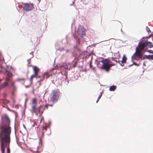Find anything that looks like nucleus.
Instances as JSON below:
<instances>
[{
    "mask_svg": "<svg viewBox=\"0 0 153 153\" xmlns=\"http://www.w3.org/2000/svg\"><path fill=\"white\" fill-rule=\"evenodd\" d=\"M43 119V118L42 117H41V120L40 122H41L42 120Z\"/></svg>",
    "mask_w": 153,
    "mask_h": 153,
    "instance_id": "29",
    "label": "nucleus"
},
{
    "mask_svg": "<svg viewBox=\"0 0 153 153\" xmlns=\"http://www.w3.org/2000/svg\"><path fill=\"white\" fill-rule=\"evenodd\" d=\"M151 44H151H149L147 46L149 48H151L153 47V45H152Z\"/></svg>",
    "mask_w": 153,
    "mask_h": 153,
    "instance_id": "21",
    "label": "nucleus"
},
{
    "mask_svg": "<svg viewBox=\"0 0 153 153\" xmlns=\"http://www.w3.org/2000/svg\"><path fill=\"white\" fill-rule=\"evenodd\" d=\"M143 54L142 51L138 49V48H136V51L132 56L133 59L138 60L140 59H141L143 56Z\"/></svg>",
    "mask_w": 153,
    "mask_h": 153,
    "instance_id": "5",
    "label": "nucleus"
},
{
    "mask_svg": "<svg viewBox=\"0 0 153 153\" xmlns=\"http://www.w3.org/2000/svg\"><path fill=\"white\" fill-rule=\"evenodd\" d=\"M113 60H114V61H116V62H117V61L115 60H114V59H113Z\"/></svg>",
    "mask_w": 153,
    "mask_h": 153,
    "instance_id": "36",
    "label": "nucleus"
},
{
    "mask_svg": "<svg viewBox=\"0 0 153 153\" xmlns=\"http://www.w3.org/2000/svg\"><path fill=\"white\" fill-rule=\"evenodd\" d=\"M5 80L7 82H11V77L7 76L5 78Z\"/></svg>",
    "mask_w": 153,
    "mask_h": 153,
    "instance_id": "17",
    "label": "nucleus"
},
{
    "mask_svg": "<svg viewBox=\"0 0 153 153\" xmlns=\"http://www.w3.org/2000/svg\"><path fill=\"white\" fill-rule=\"evenodd\" d=\"M101 62L103 64L101 67L102 68L105 70L107 71H108L110 68L113 65L110 64V61L109 60L103 59Z\"/></svg>",
    "mask_w": 153,
    "mask_h": 153,
    "instance_id": "4",
    "label": "nucleus"
},
{
    "mask_svg": "<svg viewBox=\"0 0 153 153\" xmlns=\"http://www.w3.org/2000/svg\"><path fill=\"white\" fill-rule=\"evenodd\" d=\"M90 67H91V63H90Z\"/></svg>",
    "mask_w": 153,
    "mask_h": 153,
    "instance_id": "37",
    "label": "nucleus"
},
{
    "mask_svg": "<svg viewBox=\"0 0 153 153\" xmlns=\"http://www.w3.org/2000/svg\"><path fill=\"white\" fill-rule=\"evenodd\" d=\"M74 37L75 38V36H74Z\"/></svg>",
    "mask_w": 153,
    "mask_h": 153,
    "instance_id": "42",
    "label": "nucleus"
},
{
    "mask_svg": "<svg viewBox=\"0 0 153 153\" xmlns=\"http://www.w3.org/2000/svg\"><path fill=\"white\" fill-rule=\"evenodd\" d=\"M151 43V42L148 41H145L144 42H140L139 43L136 48H138L141 51H143L149 44Z\"/></svg>",
    "mask_w": 153,
    "mask_h": 153,
    "instance_id": "6",
    "label": "nucleus"
},
{
    "mask_svg": "<svg viewBox=\"0 0 153 153\" xmlns=\"http://www.w3.org/2000/svg\"><path fill=\"white\" fill-rule=\"evenodd\" d=\"M144 58L152 60V55H145Z\"/></svg>",
    "mask_w": 153,
    "mask_h": 153,
    "instance_id": "15",
    "label": "nucleus"
},
{
    "mask_svg": "<svg viewBox=\"0 0 153 153\" xmlns=\"http://www.w3.org/2000/svg\"><path fill=\"white\" fill-rule=\"evenodd\" d=\"M102 92H101L100 93V95L101 96H102Z\"/></svg>",
    "mask_w": 153,
    "mask_h": 153,
    "instance_id": "31",
    "label": "nucleus"
},
{
    "mask_svg": "<svg viewBox=\"0 0 153 153\" xmlns=\"http://www.w3.org/2000/svg\"><path fill=\"white\" fill-rule=\"evenodd\" d=\"M8 86V84L7 82H4L3 84H2L1 85V88H4L5 87H6Z\"/></svg>",
    "mask_w": 153,
    "mask_h": 153,
    "instance_id": "13",
    "label": "nucleus"
},
{
    "mask_svg": "<svg viewBox=\"0 0 153 153\" xmlns=\"http://www.w3.org/2000/svg\"><path fill=\"white\" fill-rule=\"evenodd\" d=\"M2 153H5V152H2Z\"/></svg>",
    "mask_w": 153,
    "mask_h": 153,
    "instance_id": "38",
    "label": "nucleus"
},
{
    "mask_svg": "<svg viewBox=\"0 0 153 153\" xmlns=\"http://www.w3.org/2000/svg\"><path fill=\"white\" fill-rule=\"evenodd\" d=\"M44 80V79H42V78L41 77L40 79L39 80L38 82H39V84L40 85L41 84H40L41 82L42 81Z\"/></svg>",
    "mask_w": 153,
    "mask_h": 153,
    "instance_id": "23",
    "label": "nucleus"
},
{
    "mask_svg": "<svg viewBox=\"0 0 153 153\" xmlns=\"http://www.w3.org/2000/svg\"><path fill=\"white\" fill-rule=\"evenodd\" d=\"M116 88V86L114 85L111 86L109 88V90L110 91H114Z\"/></svg>",
    "mask_w": 153,
    "mask_h": 153,
    "instance_id": "14",
    "label": "nucleus"
},
{
    "mask_svg": "<svg viewBox=\"0 0 153 153\" xmlns=\"http://www.w3.org/2000/svg\"><path fill=\"white\" fill-rule=\"evenodd\" d=\"M120 61H119V62H118L119 63H120Z\"/></svg>",
    "mask_w": 153,
    "mask_h": 153,
    "instance_id": "40",
    "label": "nucleus"
},
{
    "mask_svg": "<svg viewBox=\"0 0 153 153\" xmlns=\"http://www.w3.org/2000/svg\"><path fill=\"white\" fill-rule=\"evenodd\" d=\"M152 60H153V55H152Z\"/></svg>",
    "mask_w": 153,
    "mask_h": 153,
    "instance_id": "35",
    "label": "nucleus"
},
{
    "mask_svg": "<svg viewBox=\"0 0 153 153\" xmlns=\"http://www.w3.org/2000/svg\"><path fill=\"white\" fill-rule=\"evenodd\" d=\"M17 80L18 81H24L25 80V79L23 78H19L17 79Z\"/></svg>",
    "mask_w": 153,
    "mask_h": 153,
    "instance_id": "20",
    "label": "nucleus"
},
{
    "mask_svg": "<svg viewBox=\"0 0 153 153\" xmlns=\"http://www.w3.org/2000/svg\"><path fill=\"white\" fill-rule=\"evenodd\" d=\"M101 96H100V95H99L98 97V99H97V101H96V102L97 103L98 102V101L99 100V99H100V98H101Z\"/></svg>",
    "mask_w": 153,
    "mask_h": 153,
    "instance_id": "26",
    "label": "nucleus"
},
{
    "mask_svg": "<svg viewBox=\"0 0 153 153\" xmlns=\"http://www.w3.org/2000/svg\"><path fill=\"white\" fill-rule=\"evenodd\" d=\"M12 94H13V92H12Z\"/></svg>",
    "mask_w": 153,
    "mask_h": 153,
    "instance_id": "41",
    "label": "nucleus"
},
{
    "mask_svg": "<svg viewBox=\"0 0 153 153\" xmlns=\"http://www.w3.org/2000/svg\"><path fill=\"white\" fill-rule=\"evenodd\" d=\"M37 101L36 98L33 99L32 101V109L33 112L36 114H39L41 115L43 113L45 110L44 106L43 105H40L38 108H36V107L37 105Z\"/></svg>",
    "mask_w": 153,
    "mask_h": 153,
    "instance_id": "2",
    "label": "nucleus"
},
{
    "mask_svg": "<svg viewBox=\"0 0 153 153\" xmlns=\"http://www.w3.org/2000/svg\"><path fill=\"white\" fill-rule=\"evenodd\" d=\"M5 73L6 74L7 77H11L12 76V74L10 71L7 70H6Z\"/></svg>",
    "mask_w": 153,
    "mask_h": 153,
    "instance_id": "10",
    "label": "nucleus"
},
{
    "mask_svg": "<svg viewBox=\"0 0 153 153\" xmlns=\"http://www.w3.org/2000/svg\"><path fill=\"white\" fill-rule=\"evenodd\" d=\"M146 30L147 32L148 33H149L151 32V30L148 27V26H146Z\"/></svg>",
    "mask_w": 153,
    "mask_h": 153,
    "instance_id": "18",
    "label": "nucleus"
},
{
    "mask_svg": "<svg viewBox=\"0 0 153 153\" xmlns=\"http://www.w3.org/2000/svg\"><path fill=\"white\" fill-rule=\"evenodd\" d=\"M50 106L52 107L53 106V105H49L48 104H47L45 105V108H46L47 109H48V106Z\"/></svg>",
    "mask_w": 153,
    "mask_h": 153,
    "instance_id": "19",
    "label": "nucleus"
},
{
    "mask_svg": "<svg viewBox=\"0 0 153 153\" xmlns=\"http://www.w3.org/2000/svg\"><path fill=\"white\" fill-rule=\"evenodd\" d=\"M148 52L150 53L153 54V51L152 50H148Z\"/></svg>",
    "mask_w": 153,
    "mask_h": 153,
    "instance_id": "24",
    "label": "nucleus"
},
{
    "mask_svg": "<svg viewBox=\"0 0 153 153\" xmlns=\"http://www.w3.org/2000/svg\"><path fill=\"white\" fill-rule=\"evenodd\" d=\"M60 94V93L59 89H56L52 91L50 95V102L53 103L57 102Z\"/></svg>",
    "mask_w": 153,
    "mask_h": 153,
    "instance_id": "3",
    "label": "nucleus"
},
{
    "mask_svg": "<svg viewBox=\"0 0 153 153\" xmlns=\"http://www.w3.org/2000/svg\"><path fill=\"white\" fill-rule=\"evenodd\" d=\"M15 108L18 109L19 108L18 106L17 105H16L15 106Z\"/></svg>",
    "mask_w": 153,
    "mask_h": 153,
    "instance_id": "28",
    "label": "nucleus"
},
{
    "mask_svg": "<svg viewBox=\"0 0 153 153\" xmlns=\"http://www.w3.org/2000/svg\"><path fill=\"white\" fill-rule=\"evenodd\" d=\"M41 77L40 76H38V77L37 78H41Z\"/></svg>",
    "mask_w": 153,
    "mask_h": 153,
    "instance_id": "33",
    "label": "nucleus"
},
{
    "mask_svg": "<svg viewBox=\"0 0 153 153\" xmlns=\"http://www.w3.org/2000/svg\"><path fill=\"white\" fill-rule=\"evenodd\" d=\"M33 67V71L34 72V74L31 76L30 77V81L31 83L33 82V78L34 77L37 78L38 77V74L39 71V68L36 66H32Z\"/></svg>",
    "mask_w": 153,
    "mask_h": 153,
    "instance_id": "7",
    "label": "nucleus"
},
{
    "mask_svg": "<svg viewBox=\"0 0 153 153\" xmlns=\"http://www.w3.org/2000/svg\"><path fill=\"white\" fill-rule=\"evenodd\" d=\"M65 69H68V68H65Z\"/></svg>",
    "mask_w": 153,
    "mask_h": 153,
    "instance_id": "39",
    "label": "nucleus"
},
{
    "mask_svg": "<svg viewBox=\"0 0 153 153\" xmlns=\"http://www.w3.org/2000/svg\"><path fill=\"white\" fill-rule=\"evenodd\" d=\"M0 139L1 140V149L2 152H5V143L10 142V135L11 133L10 127H7L3 128V127L0 126Z\"/></svg>",
    "mask_w": 153,
    "mask_h": 153,
    "instance_id": "1",
    "label": "nucleus"
},
{
    "mask_svg": "<svg viewBox=\"0 0 153 153\" xmlns=\"http://www.w3.org/2000/svg\"><path fill=\"white\" fill-rule=\"evenodd\" d=\"M36 125V123H34V124L33 125V127H35V125Z\"/></svg>",
    "mask_w": 153,
    "mask_h": 153,
    "instance_id": "30",
    "label": "nucleus"
},
{
    "mask_svg": "<svg viewBox=\"0 0 153 153\" xmlns=\"http://www.w3.org/2000/svg\"><path fill=\"white\" fill-rule=\"evenodd\" d=\"M7 153H10V150L9 148H7Z\"/></svg>",
    "mask_w": 153,
    "mask_h": 153,
    "instance_id": "27",
    "label": "nucleus"
},
{
    "mask_svg": "<svg viewBox=\"0 0 153 153\" xmlns=\"http://www.w3.org/2000/svg\"><path fill=\"white\" fill-rule=\"evenodd\" d=\"M23 126H24V128L25 129H26V128L25 126V125H23Z\"/></svg>",
    "mask_w": 153,
    "mask_h": 153,
    "instance_id": "32",
    "label": "nucleus"
},
{
    "mask_svg": "<svg viewBox=\"0 0 153 153\" xmlns=\"http://www.w3.org/2000/svg\"><path fill=\"white\" fill-rule=\"evenodd\" d=\"M44 135V131L42 133V137L40 138L39 139L40 141H41L42 138L43 137Z\"/></svg>",
    "mask_w": 153,
    "mask_h": 153,
    "instance_id": "22",
    "label": "nucleus"
},
{
    "mask_svg": "<svg viewBox=\"0 0 153 153\" xmlns=\"http://www.w3.org/2000/svg\"><path fill=\"white\" fill-rule=\"evenodd\" d=\"M23 9L26 11H29L34 8V5L32 3H24L23 4Z\"/></svg>",
    "mask_w": 153,
    "mask_h": 153,
    "instance_id": "8",
    "label": "nucleus"
},
{
    "mask_svg": "<svg viewBox=\"0 0 153 153\" xmlns=\"http://www.w3.org/2000/svg\"><path fill=\"white\" fill-rule=\"evenodd\" d=\"M11 86L13 89L14 91L16 89V87L15 85V82H11Z\"/></svg>",
    "mask_w": 153,
    "mask_h": 153,
    "instance_id": "16",
    "label": "nucleus"
},
{
    "mask_svg": "<svg viewBox=\"0 0 153 153\" xmlns=\"http://www.w3.org/2000/svg\"><path fill=\"white\" fill-rule=\"evenodd\" d=\"M127 60V58L125 55H123V56L122 60L121 61L122 63H124L126 62Z\"/></svg>",
    "mask_w": 153,
    "mask_h": 153,
    "instance_id": "12",
    "label": "nucleus"
},
{
    "mask_svg": "<svg viewBox=\"0 0 153 153\" xmlns=\"http://www.w3.org/2000/svg\"><path fill=\"white\" fill-rule=\"evenodd\" d=\"M49 75L48 73H45L42 76V79H44L45 78H48L49 77Z\"/></svg>",
    "mask_w": 153,
    "mask_h": 153,
    "instance_id": "11",
    "label": "nucleus"
},
{
    "mask_svg": "<svg viewBox=\"0 0 153 153\" xmlns=\"http://www.w3.org/2000/svg\"><path fill=\"white\" fill-rule=\"evenodd\" d=\"M47 127L46 126H43L42 129L43 130H47Z\"/></svg>",
    "mask_w": 153,
    "mask_h": 153,
    "instance_id": "25",
    "label": "nucleus"
},
{
    "mask_svg": "<svg viewBox=\"0 0 153 153\" xmlns=\"http://www.w3.org/2000/svg\"><path fill=\"white\" fill-rule=\"evenodd\" d=\"M85 28L82 26H80L78 30L77 33L79 35H80L81 37L85 36Z\"/></svg>",
    "mask_w": 153,
    "mask_h": 153,
    "instance_id": "9",
    "label": "nucleus"
},
{
    "mask_svg": "<svg viewBox=\"0 0 153 153\" xmlns=\"http://www.w3.org/2000/svg\"><path fill=\"white\" fill-rule=\"evenodd\" d=\"M152 35H149V37H151Z\"/></svg>",
    "mask_w": 153,
    "mask_h": 153,
    "instance_id": "34",
    "label": "nucleus"
}]
</instances>
